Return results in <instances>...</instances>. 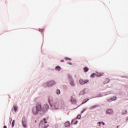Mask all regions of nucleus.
I'll use <instances>...</instances> for the list:
<instances>
[{"mask_svg":"<svg viewBox=\"0 0 128 128\" xmlns=\"http://www.w3.org/2000/svg\"><path fill=\"white\" fill-rule=\"evenodd\" d=\"M42 104L40 102L36 104V106L32 108L34 114H38V112H42Z\"/></svg>","mask_w":128,"mask_h":128,"instance_id":"obj_1","label":"nucleus"},{"mask_svg":"<svg viewBox=\"0 0 128 128\" xmlns=\"http://www.w3.org/2000/svg\"><path fill=\"white\" fill-rule=\"evenodd\" d=\"M48 108H50L48 104H44L42 108L41 112H46Z\"/></svg>","mask_w":128,"mask_h":128,"instance_id":"obj_2","label":"nucleus"},{"mask_svg":"<svg viewBox=\"0 0 128 128\" xmlns=\"http://www.w3.org/2000/svg\"><path fill=\"white\" fill-rule=\"evenodd\" d=\"M68 76L70 80V86H76V84H74V80L72 79V76L68 74Z\"/></svg>","mask_w":128,"mask_h":128,"instance_id":"obj_3","label":"nucleus"},{"mask_svg":"<svg viewBox=\"0 0 128 128\" xmlns=\"http://www.w3.org/2000/svg\"><path fill=\"white\" fill-rule=\"evenodd\" d=\"M48 102L50 104V106H54V110H58V108L59 104L58 102H54L53 104H50V98H49Z\"/></svg>","mask_w":128,"mask_h":128,"instance_id":"obj_4","label":"nucleus"},{"mask_svg":"<svg viewBox=\"0 0 128 128\" xmlns=\"http://www.w3.org/2000/svg\"><path fill=\"white\" fill-rule=\"evenodd\" d=\"M87 82H88V80H84L82 79H80V84H86Z\"/></svg>","mask_w":128,"mask_h":128,"instance_id":"obj_5","label":"nucleus"},{"mask_svg":"<svg viewBox=\"0 0 128 128\" xmlns=\"http://www.w3.org/2000/svg\"><path fill=\"white\" fill-rule=\"evenodd\" d=\"M54 84H56V82L54 80L50 81L48 84V86H52Z\"/></svg>","mask_w":128,"mask_h":128,"instance_id":"obj_6","label":"nucleus"},{"mask_svg":"<svg viewBox=\"0 0 128 128\" xmlns=\"http://www.w3.org/2000/svg\"><path fill=\"white\" fill-rule=\"evenodd\" d=\"M71 102L73 104H76V100L72 96L71 97Z\"/></svg>","mask_w":128,"mask_h":128,"instance_id":"obj_7","label":"nucleus"},{"mask_svg":"<svg viewBox=\"0 0 128 128\" xmlns=\"http://www.w3.org/2000/svg\"><path fill=\"white\" fill-rule=\"evenodd\" d=\"M22 124L24 128H26V121L24 120H22Z\"/></svg>","mask_w":128,"mask_h":128,"instance_id":"obj_8","label":"nucleus"},{"mask_svg":"<svg viewBox=\"0 0 128 128\" xmlns=\"http://www.w3.org/2000/svg\"><path fill=\"white\" fill-rule=\"evenodd\" d=\"M112 112H114L112 111V110H110V109H108L106 110V114H112Z\"/></svg>","mask_w":128,"mask_h":128,"instance_id":"obj_9","label":"nucleus"},{"mask_svg":"<svg viewBox=\"0 0 128 128\" xmlns=\"http://www.w3.org/2000/svg\"><path fill=\"white\" fill-rule=\"evenodd\" d=\"M45 124H44L43 121H41L40 123L39 126H42V128H44Z\"/></svg>","mask_w":128,"mask_h":128,"instance_id":"obj_10","label":"nucleus"},{"mask_svg":"<svg viewBox=\"0 0 128 128\" xmlns=\"http://www.w3.org/2000/svg\"><path fill=\"white\" fill-rule=\"evenodd\" d=\"M70 126V122H66L64 124V126H66V128H68V126Z\"/></svg>","mask_w":128,"mask_h":128,"instance_id":"obj_11","label":"nucleus"},{"mask_svg":"<svg viewBox=\"0 0 128 128\" xmlns=\"http://www.w3.org/2000/svg\"><path fill=\"white\" fill-rule=\"evenodd\" d=\"M60 66H56L55 68L56 70H57V72H60Z\"/></svg>","mask_w":128,"mask_h":128,"instance_id":"obj_12","label":"nucleus"},{"mask_svg":"<svg viewBox=\"0 0 128 128\" xmlns=\"http://www.w3.org/2000/svg\"><path fill=\"white\" fill-rule=\"evenodd\" d=\"M116 100V97H113V98L108 100V102H112V100Z\"/></svg>","mask_w":128,"mask_h":128,"instance_id":"obj_13","label":"nucleus"},{"mask_svg":"<svg viewBox=\"0 0 128 128\" xmlns=\"http://www.w3.org/2000/svg\"><path fill=\"white\" fill-rule=\"evenodd\" d=\"M78 122V120H76L74 119L72 121V124H76Z\"/></svg>","mask_w":128,"mask_h":128,"instance_id":"obj_14","label":"nucleus"},{"mask_svg":"<svg viewBox=\"0 0 128 128\" xmlns=\"http://www.w3.org/2000/svg\"><path fill=\"white\" fill-rule=\"evenodd\" d=\"M96 76H104V73H102V72H101V73H97V74H96Z\"/></svg>","mask_w":128,"mask_h":128,"instance_id":"obj_15","label":"nucleus"},{"mask_svg":"<svg viewBox=\"0 0 128 128\" xmlns=\"http://www.w3.org/2000/svg\"><path fill=\"white\" fill-rule=\"evenodd\" d=\"M84 72H88V68L87 67H85L84 68Z\"/></svg>","mask_w":128,"mask_h":128,"instance_id":"obj_16","label":"nucleus"},{"mask_svg":"<svg viewBox=\"0 0 128 128\" xmlns=\"http://www.w3.org/2000/svg\"><path fill=\"white\" fill-rule=\"evenodd\" d=\"M128 114V111L126 110H124L122 112V114Z\"/></svg>","mask_w":128,"mask_h":128,"instance_id":"obj_17","label":"nucleus"},{"mask_svg":"<svg viewBox=\"0 0 128 128\" xmlns=\"http://www.w3.org/2000/svg\"><path fill=\"white\" fill-rule=\"evenodd\" d=\"M56 94H60V90H57L56 91Z\"/></svg>","mask_w":128,"mask_h":128,"instance_id":"obj_18","label":"nucleus"},{"mask_svg":"<svg viewBox=\"0 0 128 128\" xmlns=\"http://www.w3.org/2000/svg\"><path fill=\"white\" fill-rule=\"evenodd\" d=\"M96 76V74L94 73H93L92 74H91L90 76H91V78H94V76Z\"/></svg>","mask_w":128,"mask_h":128,"instance_id":"obj_19","label":"nucleus"},{"mask_svg":"<svg viewBox=\"0 0 128 128\" xmlns=\"http://www.w3.org/2000/svg\"><path fill=\"white\" fill-rule=\"evenodd\" d=\"M64 59L66 60H72V59L70 58H65Z\"/></svg>","mask_w":128,"mask_h":128,"instance_id":"obj_20","label":"nucleus"},{"mask_svg":"<svg viewBox=\"0 0 128 128\" xmlns=\"http://www.w3.org/2000/svg\"><path fill=\"white\" fill-rule=\"evenodd\" d=\"M14 110L15 112H16V110H18V106H14Z\"/></svg>","mask_w":128,"mask_h":128,"instance_id":"obj_21","label":"nucleus"},{"mask_svg":"<svg viewBox=\"0 0 128 128\" xmlns=\"http://www.w3.org/2000/svg\"><path fill=\"white\" fill-rule=\"evenodd\" d=\"M14 120L12 122V127L14 128Z\"/></svg>","mask_w":128,"mask_h":128,"instance_id":"obj_22","label":"nucleus"},{"mask_svg":"<svg viewBox=\"0 0 128 128\" xmlns=\"http://www.w3.org/2000/svg\"><path fill=\"white\" fill-rule=\"evenodd\" d=\"M80 118H82V116L80 115H78L77 116V118H78V120H80Z\"/></svg>","mask_w":128,"mask_h":128,"instance_id":"obj_23","label":"nucleus"},{"mask_svg":"<svg viewBox=\"0 0 128 128\" xmlns=\"http://www.w3.org/2000/svg\"><path fill=\"white\" fill-rule=\"evenodd\" d=\"M106 81L107 82H106L105 84H106L110 82V79L109 78H106Z\"/></svg>","mask_w":128,"mask_h":128,"instance_id":"obj_24","label":"nucleus"},{"mask_svg":"<svg viewBox=\"0 0 128 128\" xmlns=\"http://www.w3.org/2000/svg\"><path fill=\"white\" fill-rule=\"evenodd\" d=\"M80 94H84V91H82Z\"/></svg>","mask_w":128,"mask_h":128,"instance_id":"obj_25","label":"nucleus"},{"mask_svg":"<svg viewBox=\"0 0 128 128\" xmlns=\"http://www.w3.org/2000/svg\"><path fill=\"white\" fill-rule=\"evenodd\" d=\"M44 122H45V124H47L46 121V118H44Z\"/></svg>","mask_w":128,"mask_h":128,"instance_id":"obj_26","label":"nucleus"},{"mask_svg":"<svg viewBox=\"0 0 128 128\" xmlns=\"http://www.w3.org/2000/svg\"><path fill=\"white\" fill-rule=\"evenodd\" d=\"M84 110H86V109L83 110L82 112V114H84Z\"/></svg>","mask_w":128,"mask_h":128,"instance_id":"obj_27","label":"nucleus"},{"mask_svg":"<svg viewBox=\"0 0 128 128\" xmlns=\"http://www.w3.org/2000/svg\"><path fill=\"white\" fill-rule=\"evenodd\" d=\"M88 100H90V99H88L84 101V102H87Z\"/></svg>","mask_w":128,"mask_h":128,"instance_id":"obj_28","label":"nucleus"},{"mask_svg":"<svg viewBox=\"0 0 128 128\" xmlns=\"http://www.w3.org/2000/svg\"><path fill=\"white\" fill-rule=\"evenodd\" d=\"M101 124H102L103 125V126H104V122H101Z\"/></svg>","mask_w":128,"mask_h":128,"instance_id":"obj_29","label":"nucleus"},{"mask_svg":"<svg viewBox=\"0 0 128 128\" xmlns=\"http://www.w3.org/2000/svg\"><path fill=\"white\" fill-rule=\"evenodd\" d=\"M60 62H64V60H61Z\"/></svg>","mask_w":128,"mask_h":128,"instance_id":"obj_30","label":"nucleus"},{"mask_svg":"<svg viewBox=\"0 0 128 128\" xmlns=\"http://www.w3.org/2000/svg\"><path fill=\"white\" fill-rule=\"evenodd\" d=\"M98 124H99V126H100V124H102V122H99Z\"/></svg>","mask_w":128,"mask_h":128,"instance_id":"obj_31","label":"nucleus"},{"mask_svg":"<svg viewBox=\"0 0 128 128\" xmlns=\"http://www.w3.org/2000/svg\"><path fill=\"white\" fill-rule=\"evenodd\" d=\"M4 128H8L6 127V126H4Z\"/></svg>","mask_w":128,"mask_h":128,"instance_id":"obj_32","label":"nucleus"},{"mask_svg":"<svg viewBox=\"0 0 128 128\" xmlns=\"http://www.w3.org/2000/svg\"><path fill=\"white\" fill-rule=\"evenodd\" d=\"M92 108H96V106H92Z\"/></svg>","mask_w":128,"mask_h":128,"instance_id":"obj_33","label":"nucleus"},{"mask_svg":"<svg viewBox=\"0 0 128 128\" xmlns=\"http://www.w3.org/2000/svg\"><path fill=\"white\" fill-rule=\"evenodd\" d=\"M69 64H72L68 63Z\"/></svg>","mask_w":128,"mask_h":128,"instance_id":"obj_34","label":"nucleus"},{"mask_svg":"<svg viewBox=\"0 0 128 128\" xmlns=\"http://www.w3.org/2000/svg\"><path fill=\"white\" fill-rule=\"evenodd\" d=\"M116 128H118V126H116Z\"/></svg>","mask_w":128,"mask_h":128,"instance_id":"obj_35","label":"nucleus"}]
</instances>
